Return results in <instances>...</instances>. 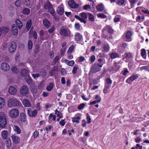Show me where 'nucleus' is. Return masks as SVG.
Listing matches in <instances>:
<instances>
[{
    "mask_svg": "<svg viewBox=\"0 0 149 149\" xmlns=\"http://www.w3.org/2000/svg\"><path fill=\"white\" fill-rule=\"evenodd\" d=\"M44 8L45 9H48L50 7H52V5L48 1H47L44 4Z\"/></svg>",
    "mask_w": 149,
    "mask_h": 149,
    "instance_id": "26",
    "label": "nucleus"
},
{
    "mask_svg": "<svg viewBox=\"0 0 149 149\" xmlns=\"http://www.w3.org/2000/svg\"><path fill=\"white\" fill-rule=\"evenodd\" d=\"M135 141L136 143H139L141 141V139L139 137H137L135 139Z\"/></svg>",
    "mask_w": 149,
    "mask_h": 149,
    "instance_id": "58",
    "label": "nucleus"
},
{
    "mask_svg": "<svg viewBox=\"0 0 149 149\" xmlns=\"http://www.w3.org/2000/svg\"><path fill=\"white\" fill-rule=\"evenodd\" d=\"M15 4L16 6L17 7H19L21 5L20 1L19 0L16 1L15 2Z\"/></svg>",
    "mask_w": 149,
    "mask_h": 149,
    "instance_id": "54",
    "label": "nucleus"
},
{
    "mask_svg": "<svg viewBox=\"0 0 149 149\" xmlns=\"http://www.w3.org/2000/svg\"><path fill=\"white\" fill-rule=\"evenodd\" d=\"M123 56L124 57L123 59L124 58H126L127 59H129L132 57V54L130 53H125L123 55Z\"/></svg>",
    "mask_w": 149,
    "mask_h": 149,
    "instance_id": "35",
    "label": "nucleus"
},
{
    "mask_svg": "<svg viewBox=\"0 0 149 149\" xmlns=\"http://www.w3.org/2000/svg\"><path fill=\"white\" fill-rule=\"evenodd\" d=\"M102 66V65L98 63H95L92 65L91 68L90 72L91 73H95L101 70Z\"/></svg>",
    "mask_w": 149,
    "mask_h": 149,
    "instance_id": "4",
    "label": "nucleus"
},
{
    "mask_svg": "<svg viewBox=\"0 0 149 149\" xmlns=\"http://www.w3.org/2000/svg\"><path fill=\"white\" fill-rule=\"evenodd\" d=\"M86 115V119L88 121L87 123L89 124L91 123V119L90 118V116L89 115L88 113H87Z\"/></svg>",
    "mask_w": 149,
    "mask_h": 149,
    "instance_id": "53",
    "label": "nucleus"
},
{
    "mask_svg": "<svg viewBox=\"0 0 149 149\" xmlns=\"http://www.w3.org/2000/svg\"><path fill=\"white\" fill-rule=\"evenodd\" d=\"M20 104L19 102L15 98H10L8 101V105L10 107L19 106Z\"/></svg>",
    "mask_w": 149,
    "mask_h": 149,
    "instance_id": "2",
    "label": "nucleus"
},
{
    "mask_svg": "<svg viewBox=\"0 0 149 149\" xmlns=\"http://www.w3.org/2000/svg\"><path fill=\"white\" fill-rule=\"evenodd\" d=\"M17 46L15 42L12 41L10 42L9 44L8 50L10 53H13L15 52L16 48Z\"/></svg>",
    "mask_w": 149,
    "mask_h": 149,
    "instance_id": "6",
    "label": "nucleus"
},
{
    "mask_svg": "<svg viewBox=\"0 0 149 149\" xmlns=\"http://www.w3.org/2000/svg\"><path fill=\"white\" fill-rule=\"evenodd\" d=\"M80 14L81 15V17L83 18H84L85 19L87 18V15H86V13L83 12L81 13Z\"/></svg>",
    "mask_w": 149,
    "mask_h": 149,
    "instance_id": "61",
    "label": "nucleus"
},
{
    "mask_svg": "<svg viewBox=\"0 0 149 149\" xmlns=\"http://www.w3.org/2000/svg\"><path fill=\"white\" fill-rule=\"evenodd\" d=\"M104 29L110 33H112L113 32V30L108 25H107L105 27Z\"/></svg>",
    "mask_w": 149,
    "mask_h": 149,
    "instance_id": "31",
    "label": "nucleus"
},
{
    "mask_svg": "<svg viewBox=\"0 0 149 149\" xmlns=\"http://www.w3.org/2000/svg\"><path fill=\"white\" fill-rule=\"evenodd\" d=\"M74 48V46L73 45H72L71 46H70L67 52L68 54L69 53H71L73 50Z\"/></svg>",
    "mask_w": 149,
    "mask_h": 149,
    "instance_id": "45",
    "label": "nucleus"
},
{
    "mask_svg": "<svg viewBox=\"0 0 149 149\" xmlns=\"http://www.w3.org/2000/svg\"><path fill=\"white\" fill-rule=\"evenodd\" d=\"M49 12L52 14L53 16H55V11L54 9L52 8V7H50L48 9Z\"/></svg>",
    "mask_w": 149,
    "mask_h": 149,
    "instance_id": "46",
    "label": "nucleus"
},
{
    "mask_svg": "<svg viewBox=\"0 0 149 149\" xmlns=\"http://www.w3.org/2000/svg\"><path fill=\"white\" fill-rule=\"evenodd\" d=\"M32 24L31 20H29L27 22L26 25V27L27 29V31H28L30 29Z\"/></svg>",
    "mask_w": 149,
    "mask_h": 149,
    "instance_id": "36",
    "label": "nucleus"
},
{
    "mask_svg": "<svg viewBox=\"0 0 149 149\" xmlns=\"http://www.w3.org/2000/svg\"><path fill=\"white\" fill-rule=\"evenodd\" d=\"M60 34L64 36H68V32L67 29L64 28H61L60 29Z\"/></svg>",
    "mask_w": 149,
    "mask_h": 149,
    "instance_id": "18",
    "label": "nucleus"
},
{
    "mask_svg": "<svg viewBox=\"0 0 149 149\" xmlns=\"http://www.w3.org/2000/svg\"><path fill=\"white\" fill-rule=\"evenodd\" d=\"M9 31V29L8 27H2L0 28V32L1 33V34H5L7 33Z\"/></svg>",
    "mask_w": 149,
    "mask_h": 149,
    "instance_id": "16",
    "label": "nucleus"
},
{
    "mask_svg": "<svg viewBox=\"0 0 149 149\" xmlns=\"http://www.w3.org/2000/svg\"><path fill=\"white\" fill-rule=\"evenodd\" d=\"M65 120L63 119L61 120V121H60L59 123V124L62 126H64L65 124Z\"/></svg>",
    "mask_w": 149,
    "mask_h": 149,
    "instance_id": "64",
    "label": "nucleus"
},
{
    "mask_svg": "<svg viewBox=\"0 0 149 149\" xmlns=\"http://www.w3.org/2000/svg\"><path fill=\"white\" fill-rule=\"evenodd\" d=\"M112 83V81L109 79L108 78L106 79V82L105 84V88H108L111 86Z\"/></svg>",
    "mask_w": 149,
    "mask_h": 149,
    "instance_id": "25",
    "label": "nucleus"
},
{
    "mask_svg": "<svg viewBox=\"0 0 149 149\" xmlns=\"http://www.w3.org/2000/svg\"><path fill=\"white\" fill-rule=\"evenodd\" d=\"M95 59V56L94 55H92L91 56V58L90 61L91 63L94 62Z\"/></svg>",
    "mask_w": 149,
    "mask_h": 149,
    "instance_id": "63",
    "label": "nucleus"
},
{
    "mask_svg": "<svg viewBox=\"0 0 149 149\" xmlns=\"http://www.w3.org/2000/svg\"><path fill=\"white\" fill-rule=\"evenodd\" d=\"M53 84L52 83H50V84L47 86L46 89L48 91H50L53 89Z\"/></svg>",
    "mask_w": 149,
    "mask_h": 149,
    "instance_id": "40",
    "label": "nucleus"
},
{
    "mask_svg": "<svg viewBox=\"0 0 149 149\" xmlns=\"http://www.w3.org/2000/svg\"><path fill=\"white\" fill-rule=\"evenodd\" d=\"M65 63L68 65L72 66L74 63L73 61H69L67 59H65Z\"/></svg>",
    "mask_w": 149,
    "mask_h": 149,
    "instance_id": "34",
    "label": "nucleus"
},
{
    "mask_svg": "<svg viewBox=\"0 0 149 149\" xmlns=\"http://www.w3.org/2000/svg\"><path fill=\"white\" fill-rule=\"evenodd\" d=\"M25 81L27 82V83L29 84L30 85L32 83V79H31V78L29 77H28L25 78Z\"/></svg>",
    "mask_w": 149,
    "mask_h": 149,
    "instance_id": "42",
    "label": "nucleus"
},
{
    "mask_svg": "<svg viewBox=\"0 0 149 149\" xmlns=\"http://www.w3.org/2000/svg\"><path fill=\"white\" fill-rule=\"evenodd\" d=\"M12 29L13 34L14 35L16 36L18 34V30L17 26L14 24L12 25Z\"/></svg>",
    "mask_w": 149,
    "mask_h": 149,
    "instance_id": "17",
    "label": "nucleus"
},
{
    "mask_svg": "<svg viewBox=\"0 0 149 149\" xmlns=\"http://www.w3.org/2000/svg\"><path fill=\"white\" fill-rule=\"evenodd\" d=\"M27 113L29 117H35L37 114V109H35L32 111L31 109H29L27 111Z\"/></svg>",
    "mask_w": 149,
    "mask_h": 149,
    "instance_id": "7",
    "label": "nucleus"
},
{
    "mask_svg": "<svg viewBox=\"0 0 149 149\" xmlns=\"http://www.w3.org/2000/svg\"><path fill=\"white\" fill-rule=\"evenodd\" d=\"M33 46L32 42L31 40H29L28 42V48L29 49H31Z\"/></svg>",
    "mask_w": 149,
    "mask_h": 149,
    "instance_id": "50",
    "label": "nucleus"
},
{
    "mask_svg": "<svg viewBox=\"0 0 149 149\" xmlns=\"http://www.w3.org/2000/svg\"><path fill=\"white\" fill-rule=\"evenodd\" d=\"M56 11L60 15H62L64 12L63 8L60 6H58L57 8Z\"/></svg>",
    "mask_w": 149,
    "mask_h": 149,
    "instance_id": "20",
    "label": "nucleus"
},
{
    "mask_svg": "<svg viewBox=\"0 0 149 149\" xmlns=\"http://www.w3.org/2000/svg\"><path fill=\"white\" fill-rule=\"evenodd\" d=\"M12 141L15 143H18L20 140L19 138L16 135L14 134L12 136Z\"/></svg>",
    "mask_w": 149,
    "mask_h": 149,
    "instance_id": "19",
    "label": "nucleus"
},
{
    "mask_svg": "<svg viewBox=\"0 0 149 149\" xmlns=\"http://www.w3.org/2000/svg\"><path fill=\"white\" fill-rule=\"evenodd\" d=\"M1 68L4 71H7L9 70L10 67L7 63H3L1 64Z\"/></svg>",
    "mask_w": 149,
    "mask_h": 149,
    "instance_id": "10",
    "label": "nucleus"
},
{
    "mask_svg": "<svg viewBox=\"0 0 149 149\" xmlns=\"http://www.w3.org/2000/svg\"><path fill=\"white\" fill-rule=\"evenodd\" d=\"M141 55L142 56L144 57L146 54V51L145 49H142L141 50Z\"/></svg>",
    "mask_w": 149,
    "mask_h": 149,
    "instance_id": "51",
    "label": "nucleus"
},
{
    "mask_svg": "<svg viewBox=\"0 0 149 149\" xmlns=\"http://www.w3.org/2000/svg\"><path fill=\"white\" fill-rule=\"evenodd\" d=\"M32 75L34 78L35 79L39 77H40V74L39 73H36V74H32Z\"/></svg>",
    "mask_w": 149,
    "mask_h": 149,
    "instance_id": "59",
    "label": "nucleus"
},
{
    "mask_svg": "<svg viewBox=\"0 0 149 149\" xmlns=\"http://www.w3.org/2000/svg\"><path fill=\"white\" fill-rule=\"evenodd\" d=\"M13 129L14 130L17 132V134H19L21 133V130L19 128L18 126L17 125H14Z\"/></svg>",
    "mask_w": 149,
    "mask_h": 149,
    "instance_id": "37",
    "label": "nucleus"
},
{
    "mask_svg": "<svg viewBox=\"0 0 149 149\" xmlns=\"http://www.w3.org/2000/svg\"><path fill=\"white\" fill-rule=\"evenodd\" d=\"M88 15V17L90 21H93L94 20L93 15L90 13L87 14Z\"/></svg>",
    "mask_w": 149,
    "mask_h": 149,
    "instance_id": "44",
    "label": "nucleus"
},
{
    "mask_svg": "<svg viewBox=\"0 0 149 149\" xmlns=\"http://www.w3.org/2000/svg\"><path fill=\"white\" fill-rule=\"evenodd\" d=\"M139 75V74H135L132 75L128 79L126 80V82L129 84H131L133 81L138 78Z\"/></svg>",
    "mask_w": 149,
    "mask_h": 149,
    "instance_id": "8",
    "label": "nucleus"
},
{
    "mask_svg": "<svg viewBox=\"0 0 149 149\" xmlns=\"http://www.w3.org/2000/svg\"><path fill=\"white\" fill-rule=\"evenodd\" d=\"M5 100L2 98L0 97V109H2L5 106Z\"/></svg>",
    "mask_w": 149,
    "mask_h": 149,
    "instance_id": "27",
    "label": "nucleus"
},
{
    "mask_svg": "<svg viewBox=\"0 0 149 149\" xmlns=\"http://www.w3.org/2000/svg\"><path fill=\"white\" fill-rule=\"evenodd\" d=\"M17 91V88L12 86H10L8 89L9 93L13 95H15L16 94Z\"/></svg>",
    "mask_w": 149,
    "mask_h": 149,
    "instance_id": "9",
    "label": "nucleus"
},
{
    "mask_svg": "<svg viewBox=\"0 0 149 149\" xmlns=\"http://www.w3.org/2000/svg\"><path fill=\"white\" fill-rule=\"evenodd\" d=\"M2 138L4 139H7L9 136L8 132L7 131L3 130L1 132Z\"/></svg>",
    "mask_w": 149,
    "mask_h": 149,
    "instance_id": "13",
    "label": "nucleus"
},
{
    "mask_svg": "<svg viewBox=\"0 0 149 149\" xmlns=\"http://www.w3.org/2000/svg\"><path fill=\"white\" fill-rule=\"evenodd\" d=\"M21 75L23 77L28 75L29 72L28 71L25 69H23L21 72Z\"/></svg>",
    "mask_w": 149,
    "mask_h": 149,
    "instance_id": "22",
    "label": "nucleus"
},
{
    "mask_svg": "<svg viewBox=\"0 0 149 149\" xmlns=\"http://www.w3.org/2000/svg\"><path fill=\"white\" fill-rule=\"evenodd\" d=\"M78 68V65H75V66L74 67L72 71V73L73 74H75L77 73V71Z\"/></svg>",
    "mask_w": 149,
    "mask_h": 149,
    "instance_id": "48",
    "label": "nucleus"
},
{
    "mask_svg": "<svg viewBox=\"0 0 149 149\" xmlns=\"http://www.w3.org/2000/svg\"><path fill=\"white\" fill-rule=\"evenodd\" d=\"M59 57L58 56H57L55 57L52 62L53 65L55 64V63H56L59 60Z\"/></svg>",
    "mask_w": 149,
    "mask_h": 149,
    "instance_id": "47",
    "label": "nucleus"
},
{
    "mask_svg": "<svg viewBox=\"0 0 149 149\" xmlns=\"http://www.w3.org/2000/svg\"><path fill=\"white\" fill-rule=\"evenodd\" d=\"M24 4L27 6H29L31 4L30 1L29 0H27L24 2Z\"/></svg>",
    "mask_w": 149,
    "mask_h": 149,
    "instance_id": "56",
    "label": "nucleus"
},
{
    "mask_svg": "<svg viewBox=\"0 0 149 149\" xmlns=\"http://www.w3.org/2000/svg\"><path fill=\"white\" fill-rule=\"evenodd\" d=\"M125 3V0H117L116 3L117 5L121 6H122Z\"/></svg>",
    "mask_w": 149,
    "mask_h": 149,
    "instance_id": "41",
    "label": "nucleus"
},
{
    "mask_svg": "<svg viewBox=\"0 0 149 149\" xmlns=\"http://www.w3.org/2000/svg\"><path fill=\"white\" fill-rule=\"evenodd\" d=\"M19 120L22 122L25 123L26 121V118L25 114L23 113H20L19 115Z\"/></svg>",
    "mask_w": 149,
    "mask_h": 149,
    "instance_id": "11",
    "label": "nucleus"
},
{
    "mask_svg": "<svg viewBox=\"0 0 149 149\" xmlns=\"http://www.w3.org/2000/svg\"><path fill=\"white\" fill-rule=\"evenodd\" d=\"M31 92L33 93H36L37 91V86L34 85H33L31 86Z\"/></svg>",
    "mask_w": 149,
    "mask_h": 149,
    "instance_id": "30",
    "label": "nucleus"
},
{
    "mask_svg": "<svg viewBox=\"0 0 149 149\" xmlns=\"http://www.w3.org/2000/svg\"><path fill=\"white\" fill-rule=\"evenodd\" d=\"M33 134L34 137L36 138L38 136L39 132L38 131H36L34 132Z\"/></svg>",
    "mask_w": 149,
    "mask_h": 149,
    "instance_id": "60",
    "label": "nucleus"
},
{
    "mask_svg": "<svg viewBox=\"0 0 149 149\" xmlns=\"http://www.w3.org/2000/svg\"><path fill=\"white\" fill-rule=\"evenodd\" d=\"M22 13L24 15H29L30 13V10L27 8H25L23 9Z\"/></svg>",
    "mask_w": 149,
    "mask_h": 149,
    "instance_id": "32",
    "label": "nucleus"
},
{
    "mask_svg": "<svg viewBox=\"0 0 149 149\" xmlns=\"http://www.w3.org/2000/svg\"><path fill=\"white\" fill-rule=\"evenodd\" d=\"M11 70L12 71L15 73H16L18 72V70H17L16 68L15 67H13L11 68Z\"/></svg>",
    "mask_w": 149,
    "mask_h": 149,
    "instance_id": "57",
    "label": "nucleus"
},
{
    "mask_svg": "<svg viewBox=\"0 0 149 149\" xmlns=\"http://www.w3.org/2000/svg\"><path fill=\"white\" fill-rule=\"evenodd\" d=\"M104 12H105V14H103V19L106 18V19L104 20V21L106 22L108 19L109 18V15L107 13H106L105 11Z\"/></svg>",
    "mask_w": 149,
    "mask_h": 149,
    "instance_id": "43",
    "label": "nucleus"
},
{
    "mask_svg": "<svg viewBox=\"0 0 149 149\" xmlns=\"http://www.w3.org/2000/svg\"><path fill=\"white\" fill-rule=\"evenodd\" d=\"M19 92L22 96L27 97L29 94V91L28 86L24 85L20 87Z\"/></svg>",
    "mask_w": 149,
    "mask_h": 149,
    "instance_id": "1",
    "label": "nucleus"
},
{
    "mask_svg": "<svg viewBox=\"0 0 149 149\" xmlns=\"http://www.w3.org/2000/svg\"><path fill=\"white\" fill-rule=\"evenodd\" d=\"M22 103L26 107H30L31 105V103L29 100L26 99H24L22 102Z\"/></svg>",
    "mask_w": 149,
    "mask_h": 149,
    "instance_id": "14",
    "label": "nucleus"
},
{
    "mask_svg": "<svg viewBox=\"0 0 149 149\" xmlns=\"http://www.w3.org/2000/svg\"><path fill=\"white\" fill-rule=\"evenodd\" d=\"M39 73H40V74L43 78L45 77L46 75V71L44 69H41L39 70Z\"/></svg>",
    "mask_w": 149,
    "mask_h": 149,
    "instance_id": "23",
    "label": "nucleus"
},
{
    "mask_svg": "<svg viewBox=\"0 0 149 149\" xmlns=\"http://www.w3.org/2000/svg\"><path fill=\"white\" fill-rule=\"evenodd\" d=\"M16 24L19 29H21L23 26L22 22L19 19H17L15 21Z\"/></svg>",
    "mask_w": 149,
    "mask_h": 149,
    "instance_id": "29",
    "label": "nucleus"
},
{
    "mask_svg": "<svg viewBox=\"0 0 149 149\" xmlns=\"http://www.w3.org/2000/svg\"><path fill=\"white\" fill-rule=\"evenodd\" d=\"M7 121L5 116L3 112H0V127L2 128L5 127Z\"/></svg>",
    "mask_w": 149,
    "mask_h": 149,
    "instance_id": "3",
    "label": "nucleus"
},
{
    "mask_svg": "<svg viewBox=\"0 0 149 149\" xmlns=\"http://www.w3.org/2000/svg\"><path fill=\"white\" fill-rule=\"evenodd\" d=\"M102 99L101 98H100L99 100H97L95 101H94L91 102L90 103V104L91 105H92L93 104H96L97 103V102H100L101 101Z\"/></svg>",
    "mask_w": 149,
    "mask_h": 149,
    "instance_id": "52",
    "label": "nucleus"
},
{
    "mask_svg": "<svg viewBox=\"0 0 149 149\" xmlns=\"http://www.w3.org/2000/svg\"><path fill=\"white\" fill-rule=\"evenodd\" d=\"M68 4L70 7L72 8H76L78 7V4L74 3V1L73 0H70L68 2Z\"/></svg>",
    "mask_w": 149,
    "mask_h": 149,
    "instance_id": "12",
    "label": "nucleus"
},
{
    "mask_svg": "<svg viewBox=\"0 0 149 149\" xmlns=\"http://www.w3.org/2000/svg\"><path fill=\"white\" fill-rule=\"evenodd\" d=\"M140 70H145L146 71H148L149 72V65H148L147 66H144L141 67L140 68Z\"/></svg>",
    "mask_w": 149,
    "mask_h": 149,
    "instance_id": "39",
    "label": "nucleus"
},
{
    "mask_svg": "<svg viewBox=\"0 0 149 149\" xmlns=\"http://www.w3.org/2000/svg\"><path fill=\"white\" fill-rule=\"evenodd\" d=\"M44 26L47 28H48L50 26V23L49 22L47 19H45L42 21Z\"/></svg>",
    "mask_w": 149,
    "mask_h": 149,
    "instance_id": "24",
    "label": "nucleus"
},
{
    "mask_svg": "<svg viewBox=\"0 0 149 149\" xmlns=\"http://www.w3.org/2000/svg\"><path fill=\"white\" fill-rule=\"evenodd\" d=\"M96 8L98 11H102V5L100 4L96 6Z\"/></svg>",
    "mask_w": 149,
    "mask_h": 149,
    "instance_id": "49",
    "label": "nucleus"
},
{
    "mask_svg": "<svg viewBox=\"0 0 149 149\" xmlns=\"http://www.w3.org/2000/svg\"><path fill=\"white\" fill-rule=\"evenodd\" d=\"M110 47L108 44H104L103 46V52H107L109 50Z\"/></svg>",
    "mask_w": 149,
    "mask_h": 149,
    "instance_id": "28",
    "label": "nucleus"
},
{
    "mask_svg": "<svg viewBox=\"0 0 149 149\" xmlns=\"http://www.w3.org/2000/svg\"><path fill=\"white\" fill-rule=\"evenodd\" d=\"M119 54L115 52H113L110 54V57L112 58H119Z\"/></svg>",
    "mask_w": 149,
    "mask_h": 149,
    "instance_id": "33",
    "label": "nucleus"
},
{
    "mask_svg": "<svg viewBox=\"0 0 149 149\" xmlns=\"http://www.w3.org/2000/svg\"><path fill=\"white\" fill-rule=\"evenodd\" d=\"M132 32L130 31H128L126 34V38L127 41L128 42H130L132 40L131 37L132 35Z\"/></svg>",
    "mask_w": 149,
    "mask_h": 149,
    "instance_id": "15",
    "label": "nucleus"
},
{
    "mask_svg": "<svg viewBox=\"0 0 149 149\" xmlns=\"http://www.w3.org/2000/svg\"><path fill=\"white\" fill-rule=\"evenodd\" d=\"M120 18L118 16H116L114 19V21L115 22H118Z\"/></svg>",
    "mask_w": 149,
    "mask_h": 149,
    "instance_id": "62",
    "label": "nucleus"
},
{
    "mask_svg": "<svg viewBox=\"0 0 149 149\" xmlns=\"http://www.w3.org/2000/svg\"><path fill=\"white\" fill-rule=\"evenodd\" d=\"M82 38V35L79 33H78L75 35L74 40L76 41H79L81 40Z\"/></svg>",
    "mask_w": 149,
    "mask_h": 149,
    "instance_id": "21",
    "label": "nucleus"
},
{
    "mask_svg": "<svg viewBox=\"0 0 149 149\" xmlns=\"http://www.w3.org/2000/svg\"><path fill=\"white\" fill-rule=\"evenodd\" d=\"M19 114V111L16 109H14L10 110L8 113L9 116L12 118L16 117L18 116Z\"/></svg>",
    "mask_w": 149,
    "mask_h": 149,
    "instance_id": "5",
    "label": "nucleus"
},
{
    "mask_svg": "<svg viewBox=\"0 0 149 149\" xmlns=\"http://www.w3.org/2000/svg\"><path fill=\"white\" fill-rule=\"evenodd\" d=\"M6 142V147L7 148H9L11 146V141L10 139L9 138L7 139Z\"/></svg>",
    "mask_w": 149,
    "mask_h": 149,
    "instance_id": "38",
    "label": "nucleus"
},
{
    "mask_svg": "<svg viewBox=\"0 0 149 149\" xmlns=\"http://www.w3.org/2000/svg\"><path fill=\"white\" fill-rule=\"evenodd\" d=\"M85 106V104L82 103L80 104L78 107V109H83Z\"/></svg>",
    "mask_w": 149,
    "mask_h": 149,
    "instance_id": "55",
    "label": "nucleus"
}]
</instances>
